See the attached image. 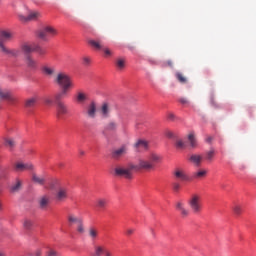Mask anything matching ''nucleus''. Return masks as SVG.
<instances>
[{
    "mask_svg": "<svg viewBox=\"0 0 256 256\" xmlns=\"http://www.w3.org/2000/svg\"><path fill=\"white\" fill-rule=\"evenodd\" d=\"M54 82L62 88V90L54 96V99L57 100L65 99L68 96L69 91L74 88L72 77L66 72L57 73Z\"/></svg>",
    "mask_w": 256,
    "mask_h": 256,
    "instance_id": "1",
    "label": "nucleus"
},
{
    "mask_svg": "<svg viewBox=\"0 0 256 256\" xmlns=\"http://www.w3.org/2000/svg\"><path fill=\"white\" fill-rule=\"evenodd\" d=\"M161 162L162 156H160V154H156V152H151L143 158H139L138 164H135V171H154L156 169V165Z\"/></svg>",
    "mask_w": 256,
    "mask_h": 256,
    "instance_id": "2",
    "label": "nucleus"
},
{
    "mask_svg": "<svg viewBox=\"0 0 256 256\" xmlns=\"http://www.w3.org/2000/svg\"><path fill=\"white\" fill-rule=\"evenodd\" d=\"M136 171V164H128L127 166H117L114 169L115 175L125 179H132L133 172Z\"/></svg>",
    "mask_w": 256,
    "mask_h": 256,
    "instance_id": "3",
    "label": "nucleus"
},
{
    "mask_svg": "<svg viewBox=\"0 0 256 256\" xmlns=\"http://www.w3.org/2000/svg\"><path fill=\"white\" fill-rule=\"evenodd\" d=\"M188 206L193 214L199 215L203 211V204H201V196L199 194H192L188 200Z\"/></svg>",
    "mask_w": 256,
    "mask_h": 256,
    "instance_id": "4",
    "label": "nucleus"
},
{
    "mask_svg": "<svg viewBox=\"0 0 256 256\" xmlns=\"http://www.w3.org/2000/svg\"><path fill=\"white\" fill-rule=\"evenodd\" d=\"M21 50L24 52V54H26V56L33 52H37L40 56L46 54V50L37 43H24L21 45Z\"/></svg>",
    "mask_w": 256,
    "mask_h": 256,
    "instance_id": "5",
    "label": "nucleus"
},
{
    "mask_svg": "<svg viewBox=\"0 0 256 256\" xmlns=\"http://www.w3.org/2000/svg\"><path fill=\"white\" fill-rule=\"evenodd\" d=\"M57 35V30L52 27V26H45L42 29L37 31V37L42 40L47 42L49 38L56 36Z\"/></svg>",
    "mask_w": 256,
    "mask_h": 256,
    "instance_id": "6",
    "label": "nucleus"
},
{
    "mask_svg": "<svg viewBox=\"0 0 256 256\" xmlns=\"http://www.w3.org/2000/svg\"><path fill=\"white\" fill-rule=\"evenodd\" d=\"M55 102L57 106L56 117L59 120H63L65 115L69 114L68 106L62 101V99L55 98Z\"/></svg>",
    "mask_w": 256,
    "mask_h": 256,
    "instance_id": "7",
    "label": "nucleus"
},
{
    "mask_svg": "<svg viewBox=\"0 0 256 256\" xmlns=\"http://www.w3.org/2000/svg\"><path fill=\"white\" fill-rule=\"evenodd\" d=\"M14 38V34L9 30H0V50L6 47V43L12 41Z\"/></svg>",
    "mask_w": 256,
    "mask_h": 256,
    "instance_id": "8",
    "label": "nucleus"
},
{
    "mask_svg": "<svg viewBox=\"0 0 256 256\" xmlns=\"http://www.w3.org/2000/svg\"><path fill=\"white\" fill-rule=\"evenodd\" d=\"M41 17V13L39 11H30L27 16L23 14H19L18 18L22 23L37 21Z\"/></svg>",
    "mask_w": 256,
    "mask_h": 256,
    "instance_id": "9",
    "label": "nucleus"
},
{
    "mask_svg": "<svg viewBox=\"0 0 256 256\" xmlns=\"http://www.w3.org/2000/svg\"><path fill=\"white\" fill-rule=\"evenodd\" d=\"M34 164L32 162H15L14 171L16 172H25V171H33Z\"/></svg>",
    "mask_w": 256,
    "mask_h": 256,
    "instance_id": "10",
    "label": "nucleus"
},
{
    "mask_svg": "<svg viewBox=\"0 0 256 256\" xmlns=\"http://www.w3.org/2000/svg\"><path fill=\"white\" fill-rule=\"evenodd\" d=\"M97 112H98V108H97V103L95 101H91L89 103V105L86 108V116L89 119H96L97 117Z\"/></svg>",
    "mask_w": 256,
    "mask_h": 256,
    "instance_id": "11",
    "label": "nucleus"
},
{
    "mask_svg": "<svg viewBox=\"0 0 256 256\" xmlns=\"http://www.w3.org/2000/svg\"><path fill=\"white\" fill-rule=\"evenodd\" d=\"M25 64H26V67L31 71L38 70L39 63L32 55L25 56Z\"/></svg>",
    "mask_w": 256,
    "mask_h": 256,
    "instance_id": "12",
    "label": "nucleus"
},
{
    "mask_svg": "<svg viewBox=\"0 0 256 256\" xmlns=\"http://www.w3.org/2000/svg\"><path fill=\"white\" fill-rule=\"evenodd\" d=\"M150 148L147 140H137L134 144V149L137 153H143L148 151Z\"/></svg>",
    "mask_w": 256,
    "mask_h": 256,
    "instance_id": "13",
    "label": "nucleus"
},
{
    "mask_svg": "<svg viewBox=\"0 0 256 256\" xmlns=\"http://www.w3.org/2000/svg\"><path fill=\"white\" fill-rule=\"evenodd\" d=\"M99 113L103 119H108L111 117V104L109 102H103L101 104Z\"/></svg>",
    "mask_w": 256,
    "mask_h": 256,
    "instance_id": "14",
    "label": "nucleus"
},
{
    "mask_svg": "<svg viewBox=\"0 0 256 256\" xmlns=\"http://www.w3.org/2000/svg\"><path fill=\"white\" fill-rule=\"evenodd\" d=\"M69 198L68 188H59L55 194L57 202H65Z\"/></svg>",
    "mask_w": 256,
    "mask_h": 256,
    "instance_id": "15",
    "label": "nucleus"
},
{
    "mask_svg": "<svg viewBox=\"0 0 256 256\" xmlns=\"http://www.w3.org/2000/svg\"><path fill=\"white\" fill-rule=\"evenodd\" d=\"M128 153V148L126 146H121L120 148H117L116 150L112 151V158L115 160H118L125 156Z\"/></svg>",
    "mask_w": 256,
    "mask_h": 256,
    "instance_id": "16",
    "label": "nucleus"
},
{
    "mask_svg": "<svg viewBox=\"0 0 256 256\" xmlns=\"http://www.w3.org/2000/svg\"><path fill=\"white\" fill-rule=\"evenodd\" d=\"M51 203V198L49 196H40L38 199L39 208L43 211L47 210Z\"/></svg>",
    "mask_w": 256,
    "mask_h": 256,
    "instance_id": "17",
    "label": "nucleus"
},
{
    "mask_svg": "<svg viewBox=\"0 0 256 256\" xmlns=\"http://www.w3.org/2000/svg\"><path fill=\"white\" fill-rule=\"evenodd\" d=\"M88 44L96 51H102L104 47V41L102 39H90Z\"/></svg>",
    "mask_w": 256,
    "mask_h": 256,
    "instance_id": "18",
    "label": "nucleus"
},
{
    "mask_svg": "<svg viewBox=\"0 0 256 256\" xmlns=\"http://www.w3.org/2000/svg\"><path fill=\"white\" fill-rule=\"evenodd\" d=\"M0 99L7 100L11 103L16 101V98L12 95L10 90H3L2 88H0Z\"/></svg>",
    "mask_w": 256,
    "mask_h": 256,
    "instance_id": "19",
    "label": "nucleus"
},
{
    "mask_svg": "<svg viewBox=\"0 0 256 256\" xmlns=\"http://www.w3.org/2000/svg\"><path fill=\"white\" fill-rule=\"evenodd\" d=\"M189 161L195 167H200L201 163H203V156H201V154H192L189 158Z\"/></svg>",
    "mask_w": 256,
    "mask_h": 256,
    "instance_id": "20",
    "label": "nucleus"
},
{
    "mask_svg": "<svg viewBox=\"0 0 256 256\" xmlns=\"http://www.w3.org/2000/svg\"><path fill=\"white\" fill-rule=\"evenodd\" d=\"M174 177L178 181H189V176H187L185 170H175L174 171Z\"/></svg>",
    "mask_w": 256,
    "mask_h": 256,
    "instance_id": "21",
    "label": "nucleus"
},
{
    "mask_svg": "<svg viewBox=\"0 0 256 256\" xmlns=\"http://www.w3.org/2000/svg\"><path fill=\"white\" fill-rule=\"evenodd\" d=\"M88 237L92 240L95 241L99 237V229L96 228V226H90L88 228Z\"/></svg>",
    "mask_w": 256,
    "mask_h": 256,
    "instance_id": "22",
    "label": "nucleus"
},
{
    "mask_svg": "<svg viewBox=\"0 0 256 256\" xmlns=\"http://www.w3.org/2000/svg\"><path fill=\"white\" fill-rule=\"evenodd\" d=\"M176 209L180 212L182 217L189 216V210H187V208L185 207V204H183V202H177Z\"/></svg>",
    "mask_w": 256,
    "mask_h": 256,
    "instance_id": "23",
    "label": "nucleus"
},
{
    "mask_svg": "<svg viewBox=\"0 0 256 256\" xmlns=\"http://www.w3.org/2000/svg\"><path fill=\"white\" fill-rule=\"evenodd\" d=\"M23 182L22 180H19V178H16L15 183L12 184L10 187V192L11 193H17L22 189Z\"/></svg>",
    "mask_w": 256,
    "mask_h": 256,
    "instance_id": "24",
    "label": "nucleus"
},
{
    "mask_svg": "<svg viewBox=\"0 0 256 256\" xmlns=\"http://www.w3.org/2000/svg\"><path fill=\"white\" fill-rule=\"evenodd\" d=\"M1 52L2 53H5L7 55H10L12 57H18L19 54H20V51L19 50H16V49H9L7 46L3 47L1 49Z\"/></svg>",
    "mask_w": 256,
    "mask_h": 256,
    "instance_id": "25",
    "label": "nucleus"
},
{
    "mask_svg": "<svg viewBox=\"0 0 256 256\" xmlns=\"http://www.w3.org/2000/svg\"><path fill=\"white\" fill-rule=\"evenodd\" d=\"M41 71L45 76L48 77H52L55 74V68L49 67L47 65L42 66Z\"/></svg>",
    "mask_w": 256,
    "mask_h": 256,
    "instance_id": "26",
    "label": "nucleus"
},
{
    "mask_svg": "<svg viewBox=\"0 0 256 256\" xmlns=\"http://www.w3.org/2000/svg\"><path fill=\"white\" fill-rule=\"evenodd\" d=\"M83 218H78V216H75V214H68L67 221L69 226H73L74 224L77 225Z\"/></svg>",
    "mask_w": 256,
    "mask_h": 256,
    "instance_id": "27",
    "label": "nucleus"
},
{
    "mask_svg": "<svg viewBox=\"0 0 256 256\" xmlns=\"http://www.w3.org/2000/svg\"><path fill=\"white\" fill-rule=\"evenodd\" d=\"M105 251L106 247H104L103 245H95L93 256H102L105 254Z\"/></svg>",
    "mask_w": 256,
    "mask_h": 256,
    "instance_id": "28",
    "label": "nucleus"
},
{
    "mask_svg": "<svg viewBox=\"0 0 256 256\" xmlns=\"http://www.w3.org/2000/svg\"><path fill=\"white\" fill-rule=\"evenodd\" d=\"M88 100V96L85 92L79 91L76 94V101L80 104L85 103Z\"/></svg>",
    "mask_w": 256,
    "mask_h": 256,
    "instance_id": "29",
    "label": "nucleus"
},
{
    "mask_svg": "<svg viewBox=\"0 0 256 256\" xmlns=\"http://www.w3.org/2000/svg\"><path fill=\"white\" fill-rule=\"evenodd\" d=\"M37 102H38L37 96L30 97L25 101V107L33 108L36 106Z\"/></svg>",
    "mask_w": 256,
    "mask_h": 256,
    "instance_id": "30",
    "label": "nucleus"
},
{
    "mask_svg": "<svg viewBox=\"0 0 256 256\" xmlns=\"http://www.w3.org/2000/svg\"><path fill=\"white\" fill-rule=\"evenodd\" d=\"M76 232L79 235H83L86 233V226L84 224V219H82L79 223L76 224Z\"/></svg>",
    "mask_w": 256,
    "mask_h": 256,
    "instance_id": "31",
    "label": "nucleus"
},
{
    "mask_svg": "<svg viewBox=\"0 0 256 256\" xmlns=\"http://www.w3.org/2000/svg\"><path fill=\"white\" fill-rule=\"evenodd\" d=\"M175 77L181 84H187V77L182 72H176Z\"/></svg>",
    "mask_w": 256,
    "mask_h": 256,
    "instance_id": "32",
    "label": "nucleus"
},
{
    "mask_svg": "<svg viewBox=\"0 0 256 256\" xmlns=\"http://www.w3.org/2000/svg\"><path fill=\"white\" fill-rule=\"evenodd\" d=\"M188 142L190 144V148L191 149L197 148V140L195 139V135L194 134H189L188 135Z\"/></svg>",
    "mask_w": 256,
    "mask_h": 256,
    "instance_id": "33",
    "label": "nucleus"
},
{
    "mask_svg": "<svg viewBox=\"0 0 256 256\" xmlns=\"http://www.w3.org/2000/svg\"><path fill=\"white\" fill-rule=\"evenodd\" d=\"M108 205V200L107 198H98L97 200V207L104 209Z\"/></svg>",
    "mask_w": 256,
    "mask_h": 256,
    "instance_id": "34",
    "label": "nucleus"
},
{
    "mask_svg": "<svg viewBox=\"0 0 256 256\" xmlns=\"http://www.w3.org/2000/svg\"><path fill=\"white\" fill-rule=\"evenodd\" d=\"M104 53L105 58H110L114 55V52L111 48L104 46L101 50Z\"/></svg>",
    "mask_w": 256,
    "mask_h": 256,
    "instance_id": "35",
    "label": "nucleus"
},
{
    "mask_svg": "<svg viewBox=\"0 0 256 256\" xmlns=\"http://www.w3.org/2000/svg\"><path fill=\"white\" fill-rule=\"evenodd\" d=\"M116 66L118 69L123 70L126 67V59L118 58L116 60Z\"/></svg>",
    "mask_w": 256,
    "mask_h": 256,
    "instance_id": "36",
    "label": "nucleus"
},
{
    "mask_svg": "<svg viewBox=\"0 0 256 256\" xmlns=\"http://www.w3.org/2000/svg\"><path fill=\"white\" fill-rule=\"evenodd\" d=\"M207 176V170H198V172H194V179H201Z\"/></svg>",
    "mask_w": 256,
    "mask_h": 256,
    "instance_id": "37",
    "label": "nucleus"
},
{
    "mask_svg": "<svg viewBox=\"0 0 256 256\" xmlns=\"http://www.w3.org/2000/svg\"><path fill=\"white\" fill-rule=\"evenodd\" d=\"M175 147L178 150H185L187 149V144H185V142H183L182 140H176Z\"/></svg>",
    "mask_w": 256,
    "mask_h": 256,
    "instance_id": "38",
    "label": "nucleus"
},
{
    "mask_svg": "<svg viewBox=\"0 0 256 256\" xmlns=\"http://www.w3.org/2000/svg\"><path fill=\"white\" fill-rule=\"evenodd\" d=\"M117 129V123L114 121L109 122L105 126L106 131H115Z\"/></svg>",
    "mask_w": 256,
    "mask_h": 256,
    "instance_id": "39",
    "label": "nucleus"
},
{
    "mask_svg": "<svg viewBox=\"0 0 256 256\" xmlns=\"http://www.w3.org/2000/svg\"><path fill=\"white\" fill-rule=\"evenodd\" d=\"M32 180L39 185L45 184V178H41L40 176H37V174H33Z\"/></svg>",
    "mask_w": 256,
    "mask_h": 256,
    "instance_id": "40",
    "label": "nucleus"
},
{
    "mask_svg": "<svg viewBox=\"0 0 256 256\" xmlns=\"http://www.w3.org/2000/svg\"><path fill=\"white\" fill-rule=\"evenodd\" d=\"M33 226H34L33 220H29V219L24 220V222H23L24 229L31 230L33 228Z\"/></svg>",
    "mask_w": 256,
    "mask_h": 256,
    "instance_id": "41",
    "label": "nucleus"
},
{
    "mask_svg": "<svg viewBox=\"0 0 256 256\" xmlns=\"http://www.w3.org/2000/svg\"><path fill=\"white\" fill-rule=\"evenodd\" d=\"M16 145L15 140H12V138H6L5 140V146L9 147L10 149L14 148Z\"/></svg>",
    "mask_w": 256,
    "mask_h": 256,
    "instance_id": "42",
    "label": "nucleus"
},
{
    "mask_svg": "<svg viewBox=\"0 0 256 256\" xmlns=\"http://www.w3.org/2000/svg\"><path fill=\"white\" fill-rule=\"evenodd\" d=\"M213 157H215V150H213L212 148L211 150H208V152H206V160L212 161Z\"/></svg>",
    "mask_w": 256,
    "mask_h": 256,
    "instance_id": "43",
    "label": "nucleus"
},
{
    "mask_svg": "<svg viewBox=\"0 0 256 256\" xmlns=\"http://www.w3.org/2000/svg\"><path fill=\"white\" fill-rule=\"evenodd\" d=\"M233 211L236 215H241V213L243 212V208L241 206H239V204H236L233 207Z\"/></svg>",
    "mask_w": 256,
    "mask_h": 256,
    "instance_id": "44",
    "label": "nucleus"
},
{
    "mask_svg": "<svg viewBox=\"0 0 256 256\" xmlns=\"http://www.w3.org/2000/svg\"><path fill=\"white\" fill-rule=\"evenodd\" d=\"M82 60L84 66H89L92 63L91 57L88 56L83 57Z\"/></svg>",
    "mask_w": 256,
    "mask_h": 256,
    "instance_id": "45",
    "label": "nucleus"
},
{
    "mask_svg": "<svg viewBox=\"0 0 256 256\" xmlns=\"http://www.w3.org/2000/svg\"><path fill=\"white\" fill-rule=\"evenodd\" d=\"M179 189H181V184H180L179 182H174V184H173V190H174L175 192H178Z\"/></svg>",
    "mask_w": 256,
    "mask_h": 256,
    "instance_id": "46",
    "label": "nucleus"
},
{
    "mask_svg": "<svg viewBox=\"0 0 256 256\" xmlns=\"http://www.w3.org/2000/svg\"><path fill=\"white\" fill-rule=\"evenodd\" d=\"M179 102H180L182 105L189 104V100H188L186 97H181V98H179Z\"/></svg>",
    "mask_w": 256,
    "mask_h": 256,
    "instance_id": "47",
    "label": "nucleus"
},
{
    "mask_svg": "<svg viewBox=\"0 0 256 256\" xmlns=\"http://www.w3.org/2000/svg\"><path fill=\"white\" fill-rule=\"evenodd\" d=\"M45 104L48 105V106H51L54 104V100L51 99V98H45L44 100Z\"/></svg>",
    "mask_w": 256,
    "mask_h": 256,
    "instance_id": "48",
    "label": "nucleus"
},
{
    "mask_svg": "<svg viewBox=\"0 0 256 256\" xmlns=\"http://www.w3.org/2000/svg\"><path fill=\"white\" fill-rule=\"evenodd\" d=\"M166 137L171 139V138L175 137V134L173 133V131L168 130V131H166Z\"/></svg>",
    "mask_w": 256,
    "mask_h": 256,
    "instance_id": "49",
    "label": "nucleus"
},
{
    "mask_svg": "<svg viewBox=\"0 0 256 256\" xmlns=\"http://www.w3.org/2000/svg\"><path fill=\"white\" fill-rule=\"evenodd\" d=\"M47 256H60V254L54 250H51L47 253Z\"/></svg>",
    "mask_w": 256,
    "mask_h": 256,
    "instance_id": "50",
    "label": "nucleus"
},
{
    "mask_svg": "<svg viewBox=\"0 0 256 256\" xmlns=\"http://www.w3.org/2000/svg\"><path fill=\"white\" fill-rule=\"evenodd\" d=\"M134 233H135L134 228H128V229L126 230V234H127L128 236H131V235H133Z\"/></svg>",
    "mask_w": 256,
    "mask_h": 256,
    "instance_id": "51",
    "label": "nucleus"
},
{
    "mask_svg": "<svg viewBox=\"0 0 256 256\" xmlns=\"http://www.w3.org/2000/svg\"><path fill=\"white\" fill-rule=\"evenodd\" d=\"M206 142L211 144V142H213V136H207L206 137Z\"/></svg>",
    "mask_w": 256,
    "mask_h": 256,
    "instance_id": "52",
    "label": "nucleus"
},
{
    "mask_svg": "<svg viewBox=\"0 0 256 256\" xmlns=\"http://www.w3.org/2000/svg\"><path fill=\"white\" fill-rule=\"evenodd\" d=\"M104 256H113L112 252H110L109 250H105L104 252Z\"/></svg>",
    "mask_w": 256,
    "mask_h": 256,
    "instance_id": "53",
    "label": "nucleus"
},
{
    "mask_svg": "<svg viewBox=\"0 0 256 256\" xmlns=\"http://www.w3.org/2000/svg\"><path fill=\"white\" fill-rule=\"evenodd\" d=\"M166 66L173 67V61L172 60H168L166 62Z\"/></svg>",
    "mask_w": 256,
    "mask_h": 256,
    "instance_id": "54",
    "label": "nucleus"
},
{
    "mask_svg": "<svg viewBox=\"0 0 256 256\" xmlns=\"http://www.w3.org/2000/svg\"><path fill=\"white\" fill-rule=\"evenodd\" d=\"M168 118H169L170 120L175 119V114H173V113L168 114Z\"/></svg>",
    "mask_w": 256,
    "mask_h": 256,
    "instance_id": "55",
    "label": "nucleus"
},
{
    "mask_svg": "<svg viewBox=\"0 0 256 256\" xmlns=\"http://www.w3.org/2000/svg\"><path fill=\"white\" fill-rule=\"evenodd\" d=\"M79 154H80L81 156H84V155L86 154V152H85L84 150H80V151H79Z\"/></svg>",
    "mask_w": 256,
    "mask_h": 256,
    "instance_id": "56",
    "label": "nucleus"
},
{
    "mask_svg": "<svg viewBox=\"0 0 256 256\" xmlns=\"http://www.w3.org/2000/svg\"><path fill=\"white\" fill-rule=\"evenodd\" d=\"M41 255H42L41 251H37V252L35 253V256H41Z\"/></svg>",
    "mask_w": 256,
    "mask_h": 256,
    "instance_id": "57",
    "label": "nucleus"
},
{
    "mask_svg": "<svg viewBox=\"0 0 256 256\" xmlns=\"http://www.w3.org/2000/svg\"><path fill=\"white\" fill-rule=\"evenodd\" d=\"M63 166H64V164H62V163L58 164V167H63Z\"/></svg>",
    "mask_w": 256,
    "mask_h": 256,
    "instance_id": "58",
    "label": "nucleus"
},
{
    "mask_svg": "<svg viewBox=\"0 0 256 256\" xmlns=\"http://www.w3.org/2000/svg\"><path fill=\"white\" fill-rule=\"evenodd\" d=\"M0 256H6L5 253L3 252H0Z\"/></svg>",
    "mask_w": 256,
    "mask_h": 256,
    "instance_id": "59",
    "label": "nucleus"
},
{
    "mask_svg": "<svg viewBox=\"0 0 256 256\" xmlns=\"http://www.w3.org/2000/svg\"><path fill=\"white\" fill-rule=\"evenodd\" d=\"M0 211H2V203L0 202Z\"/></svg>",
    "mask_w": 256,
    "mask_h": 256,
    "instance_id": "60",
    "label": "nucleus"
}]
</instances>
